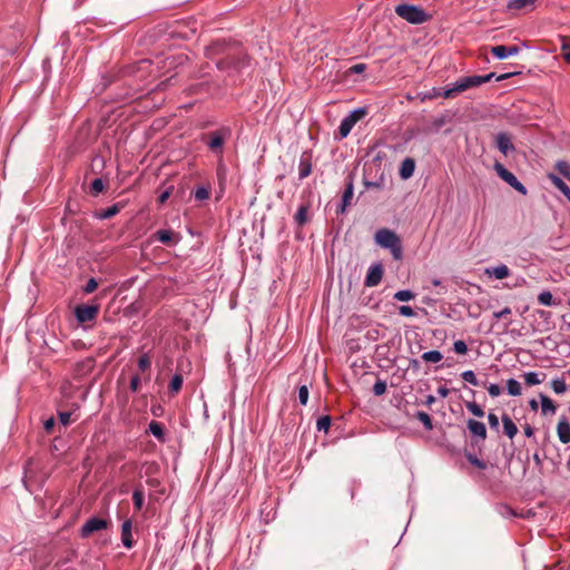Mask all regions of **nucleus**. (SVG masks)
<instances>
[{
    "mask_svg": "<svg viewBox=\"0 0 570 570\" xmlns=\"http://www.w3.org/2000/svg\"><path fill=\"white\" fill-rule=\"evenodd\" d=\"M465 406L474 416H478V417H483L484 416V411L482 410V407L478 403H475V402H466Z\"/></svg>",
    "mask_w": 570,
    "mask_h": 570,
    "instance_id": "obj_42",
    "label": "nucleus"
},
{
    "mask_svg": "<svg viewBox=\"0 0 570 570\" xmlns=\"http://www.w3.org/2000/svg\"><path fill=\"white\" fill-rule=\"evenodd\" d=\"M518 73L519 72H507V73L497 76L495 72H490V73L483 75V76L474 75V76L461 77L452 85L451 88L445 89L442 95H443V98H445V99L454 98L458 94L463 92V91L474 88V87H479L485 82H489L493 78H495L497 81H502V80L511 78Z\"/></svg>",
    "mask_w": 570,
    "mask_h": 570,
    "instance_id": "obj_2",
    "label": "nucleus"
},
{
    "mask_svg": "<svg viewBox=\"0 0 570 570\" xmlns=\"http://www.w3.org/2000/svg\"><path fill=\"white\" fill-rule=\"evenodd\" d=\"M173 190H174V187L173 186H169L168 188H166L158 197V203L159 204H165L166 200L170 197V195L173 194Z\"/></svg>",
    "mask_w": 570,
    "mask_h": 570,
    "instance_id": "obj_52",
    "label": "nucleus"
},
{
    "mask_svg": "<svg viewBox=\"0 0 570 570\" xmlns=\"http://www.w3.org/2000/svg\"><path fill=\"white\" fill-rule=\"evenodd\" d=\"M507 390L508 393L512 396H519L521 395V385L520 383L514 379H509L507 381Z\"/></svg>",
    "mask_w": 570,
    "mask_h": 570,
    "instance_id": "obj_34",
    "label": "nucleus"
},
{
    "mask_svg": "<svg viewBox=\"0 0 570 570\" xmlns=\"http://www.w3.org/2000/svg\"><path fill=\"white\" fill-rule=\"evenodd\" d=\"M139 385H140V377H139V375H134V376L130 379V390H131L132 392H136V391H138Z\"/></svg>",
    "mask_w": 570,
    "mask_h": 570,
    "instance_id": "obj_56",
    "label": "nucleus"
},
{
    "mask_svg": "<svg viewBox=\"0 0 570 570\" xmlns=\"http://www.w3.org/2000/svg\"><path fill=\"white\" fill-rule=\"evenodd\" d=\"M562 50H563L564 60L570 63V47L564 46L562 48Z\"/></svg>",
    "mask_w": 570,
    "mask_h": 570,
    "instance_id": "obj_64",
    "label": "nucleus"
},
{
    "mask_svg": "<svg viewBox=\"0 0 570 570\" xmlns=\"http://www.w3.org/2000/svg\"><path fill=\"white\" fill-rule=\"evenodd\" d=\"M495 141L498 149L505 156L515 149L511 136L508 132H499L495 137Z\"/></svg>",
    "mask_w": 570,
    "mask_h": 570,
    "instance_id": "obj_11",
    "label": "nucleus"
},
{
    "mask_svg": "<svg viewBox=\"0 0 570 570\" xmlns=\"http://www.w3.org/2000/svg\"><path fill=\"white\" fill-rule=\"evenodd\" d=\"M503 433L509 438L513 439L518 433V428L512 419L508 414H503L502 417Z\"/></svg>",
    "mask_w": 570,
    "mask_h": 570,
    "instance_id": "obj_19",
    "label": "nucleus"
},
{
    "mask_svg": "<svg viewBox=\"0 0 570 570\" xmlns=\"http://www.w3.org/2000/svg\"><path fill=\"white\" fill-rule=\"evenodd\" d=\"M183 381L181 374H175L168 385L169 393L177 394L181 390Z\"/></svg>",
    "mask_w": 570,
    "mask_h": 570,
    "instance_id": "obj_29",
    "label": "nucleus"
},
{
    "mask_svg": "<svg viewBox=\"0 0 570 570\" xmlns=\"http://www.w3.org/2000/svg\"><path fill=\"white\" fill-rule=\"evenodd\" d=\"M150 432L158 441L165 442V428L161 422L153 420L148 425Z\"/></svg>",
    "mask_w": 570,
    "mask_h": 570,
    "instance_id": "obj_23",
    "label": "nucleus"
},
{
    "mask_svg": "<svg viewBox=\"0 0 570 570\" xmlns=\"http://www.w3.org/2000/svg\"><path fill=\"white\" fill-rule=\"evenodd\" d=\"M547 177L553 184V186L570 202V187L553 173H549Z\"/></svg>",
    "mask_w": 570,
    "mask_h": 570,
    "instance_id": "obj_17",
    "label": "nucleus"
},
{
    "mask_svg": "<svg viewBox=\"0 0 570 570\" xmlns=\"http://www.w3.org/2000/svg\"><path fill=\"white\" fill-rule=\"evenodd\" d=\"M395 12L402 19L414 24L423 23L429 19V14L423 9L412 4H399Z\"/></svg>",
    "mask_w": 570,
    "mask_h": 570,
    "instance_id": "obj_5",
    "label": "nucleus"
},
{
    "mask_svg": "<svg viewBox=\"0 0 570 570\" xmlns=\"http://www.w3.org/2000/svg\"><path fill=\"white\" fill-rule=\"evenodd\" d=\"M524 382L527 385H538L542 382V380L539 377V374L535 372H528L523 374Z\"/></svg>",
    "mask_w": 570,
    "mask_h": 570,
    "instance_id": "obj_40",
    "label": "nucleus"
},
{
    "mask_svg": "<svg viewBox=\"0 0 570 570\" xmlns=\"http://www.w3.org/2000/svg\"><path fill=\"white\" fill-rule=\"evenodd\" d=\"M384 269L381 263L373 264L365 276L364 286L374 287L377 286L383 277Z\"/></svg>",
    "mask_w": 570,
    "mask_h": 570,
    "instance_id": "obj_8",
    "label": "nucleus"
},
{
    "mask_svg": "<svg viewBox=\"0 0 570 570\" xmlns=\"http://www.w3.org/2000/svg\"><path fill=\"white\" fill-rule=\"evenodd\" d=\"M107 527V521L99 518H91L89 519L81 529V534L83 537H88L95 531H98L100 529H105Z\"/></svg>",
    "mask_w": 570,
    "mask_h": 570,
    "instance_id": "obj_13",
    "label": "nucleus"
},
{
    "mask_svg": "<svg viewBox=\"0 0 570 570\" xmlns=\"http://www.w3.org/2000/svg\"><path fill=\"white\" fill-rule=\"evenodd\" d=\"M488 422L492 430H495V431L499 430V417L494 413L490 412L488 414Z\"/></svg>",
    "mask_w": 570,
    "mask_h": 570,
    "instance_id": "obj_51",
    "label": "nucleus"
},
{
    "mask_svg": "<svg viewBox=\"0 0 570 570\" xmlns=\"http://www.w3.org/2000/svg\"><path fill=\"white\" fill-rule=\"evenodd\" d=\"M453 350L456 354H466L468 346L464 341L458 340L453 343Z\"/></svg>",
    "mask_w": 570,
    "mask_h": 570,
    "instance_id": "obj_47",
    "label": "nucleus"
},
{
    "mask_svg": "<svg viewBox=\"0 0 570 570\" xmlns=\"http://www.w3.org/2000/svg\"><path fill=\"white\" fill-rule=\"evenodd\" d=\"M557 434L561 443L570 442V423L566 416H562L557 425Z\"/></svg>",
    "mask_w": 570,
    "mask_h": 570,
    "instance_id": "obj_15",
    "label": "nucleus"
},
{
    "mask_svg": "<svg viewBox=\"0 0 570 570\" xmlns=\"http://www.w3.org/2000/svg\"><path fill=\"white\" fill-rule=\"evenodd\" d=\"M421 358L425 362L438 363L443 358V355L440 351H429L422 354Z\"/></svg>",
    "mask_w": 570,
    "mask_h": 570,
    "instance_id": "obj_35",
    "label": "nucleus"
},
{
    "mask_svg": "<svg viewBox=\"0 0 570 570\" xmlns=\"http://www.w3.org/2000/svg\"><path fill=\"white\" fill-rule=\"evenodd\" d=\"M121 542L124 547L130 549L135 544V540L132 537V521L131 519H127L121 524Z\"/></svg>",
    "mask_w": 570,
    "mask_h": 570,
    "instance_id": "obj_12",
    "label": "nucleus"
},
{
    "mask_svg": "<svg viewBox=\"0 0 570 570\" xmlns=\"http://www.w3.org/2000/svg\"><path fill=\"white\" fill-rule=\"evenodd\" d=\"M354 119L353 118H348V117H345L341 124H340V127H338V134L341 136V138H345L348 136V134L351 132L352 128L354 127Z\"/></svg>",
    "mask_w": 570,
    "mask_h": 570,
    "instance_id": "obj_25",
    "label": "nucleus"
},
{
    "mask_svg": "<svg viewBox=\"0 0 570 570\" xmlns=\"http://www.w3.org/2000/svg\"><path fill=\"white\" fill-rule=\"evenodd\" d=\"M105 166H106V161H105L104 156H96L92 159L91 165H90L91 173L95 175H98V176H105L104 175Z\"/></svg>",
    "mask_w": 570,
    "mask_h": 570,
    "instance_id": "obj_24",
    "label": "nucleus"
},
{
    "mask_svg": "<svg viewBox=\"0 0 570 570\" xmlns=\"http://www.w3.org/2000/svg\"><path fill=\"white\" fill-rule=\"evenodd\" d=\"M520 48L515 45L513 46H494L491 48L492 55L498 59H505L509 56H514L519 53Z\"/></svg>",
    "mask_w": 570,
    "mask_h": 570,
    "instance_id": "obj_14",
    "label": "nucleus"
},
{
    "mask_svg": "<svg viewBox=\"0 0 570 570\" xmlns=\"http://www.w3.org/2000/svg\"><path fill=\"white\" fill-rule=\"evenodd\" d=\"M311 209V204L309 203H305V204H302L295 216H294V220L295 223L298 225V226H303L305 225L307 222H308V212Z\"/></svg>",
    "mask_w": 570,
    "mask_h": 570,
    "instance_id": "obj_21",
    "label": "nucleus"
},
{
    "mask_svg": "<svg viewBox=\"0 0 570 570\" xmlns=\"http://www.w3.org/2000/svg\"><path fill=\"white\" fill-rule=\"evenodd\" d=\"M119 207L118 205H112V206H109V217H112L115 216L116 214L119 213Z\"/></svg>",
    "mask_w": 570,
    "mask_h": 570,
    "instance_id": "obj_63",
    "label": "nucleus"
},
{
    "mask_svg": "<svg viewBox=\"0 0 570 570\" xmlns=\"http://www.w3.org/2000/svg\"><path fill=\"white\" fill-rule=\"evenodd\" d=\"M205 87H207L205 83H198L196 86H191L189 88V94H197L199 90H202Z\"/></svg>",
    "mask_w": 570,
    "mask_h": 570,
    "instance_id": "obj_61",
    "label": "nucleus"
},
{
    "mask_svg": "<svg viewBox=\"0 0 570 570\" xmlns=\"http://www.w3.org/2000/svg\"><path fill=\"white\" fill-rule=\"evenodd\" d=\"M150 358L146 354L141 355L138 360V367L142 372L146 371L150 366Z\"/></svg>",
    "mask_w": 570,
    "mask_h": 570,
    "instance_id": "obj_48",
    "label": "nucleus"
},
{
    "mask_svg": "<svg viewBox=\"0 0 570 570\" xmlns=\"http://www.w3.org/2000/svg\"><path fill=\"white\" fill-rule=\"evenodd\" d=\"M443 92H444V90H442V89L433 88L431 90V92L429 95H426V98L435 99V98H439V97H443V95H442Z\"/></svg>",
    "mask_w": 570,
    "mask_h": 570,
    "instance_id": "obj_57",
    "label": "nucleus"
},
{
    "mask_svg": "<svg viewBox=\"0 0 570 570\" xmlns=\"http://www.w3.org/2000/svg\"><path fill=\"white\" fill-rule=\"evenodd\" d=\"M386 392V383L383 380H377L373 385V393L376 396H381Z\"/></svg>",
    "mask_w": 570,
    "mask_h": 570,
    "instance_id": "obj_44",
    "label": "nucleus"
},
{
    "mask_svg": "<svg viewBox=\"0 0 570 570\" xmlns=\"http://www.w3.org/2000/svg\"><path fill=\"white\" fill-rule=\"evenodd\" d=\"M415 417L423 424V426L425 428V430L428 431H431L433 430V422H432V419L431 416L426 413V412H423V411H419L416 414H415Z\"/></svg>",
    "mask_w": 570,
    "mask_h": 570,
    "instance_id": "obj_32",
    "label": "nucleus"
},
{
    "mask_svg": "<svg viewBox=\"0 0 570 570\" xmlns=\"http://www.w3.org/2000/svg\"><path fill=\"white\" fill-rule=\"evenodd\" d=\"M399 313L405 317H412L415 315L414 309L409 305H402L399 307Z\"/></svg>",
    "mask_w": 570,
    "mask_h": 570,
    "instance_id": "obj_50",
    "label": "nucleus"
},
{
    "mask_svg": "<svg viewBox=\"0 0 570 570\" xmlns=\"http://www.w3.org/2000/svg\"><path fill=\"white\" fill-rule=\"evenodd\" d=\"M538 302L541 304V305H544V306H553V305H557L558 303L556 302L552 293L550 291H543L541 292L539 295H538Z\"/></svg>",
    "mask_w": 570,
    "mask_h": 570,
    "instance_id": "obj_28",
    "label": "nucleus"
},
{
    "mask_svg": "<svg viewBox=\"0 0 570 570\" xmlns=\"http://www.w3.org/2000/svg\"><path fill=\"white\" fill-rule=\"evenodd\" d=\"M313 170V155L312 151H304L299 157L298 164V178L305 179L312 174Z\"/></svg>",
    "mask_w": 570,
    "mask_h": 570,
    "instance_id": "obj_10",
    "label": "nucleus"
},
{
    "mask_svg": "<svg viewBox=\"0 0 570 570\" xmlns=\"http://www.w3.org/2000/svg\"><path fill=\"white\" fill-rule=\"evenodd\" d=\"M354 195V184L352 175H348L345 183V189L342 195V200L336 209L337 214L345 213L346 208L351 205Z\"/></svg>",
    "mask_w": 570,
    "mask_h": 570,
    "instance_id": "obj_9",
    "label": "nucleus"
},
{
    "mask_svg": "<svg viewBox=\"0 0 570 570\" xmlns=\"http://www.w3.org/2000/svg\"><path fill=\"white\" fill-rule=\"evenodd\" d=\"M394 299L399 302H407L415 297V294L410 289H401L394 294Z\"/></svg>",
    "mask_w": 570,
    "mask_h": 570,
    "instance_id": "obj_39",
    "label": "nucleus"
},
{
    "mask_svg": "<svg viewBox=\"0 0 570 570\" xmlns=\"http://www.w3.org/2000/svg\"><path fill=\"white\" fill-rule=\"evenodd\" d=\"M485 274L493 276L497 279H503L510 276L511 271L507 265L501 264L492 268H487Z\"/></svg>",
    "mask_w": 570,
    "mask_h": 570,
    "instance_id": "obj_20",
    "label": "nucleus"
},
{
    "mask_svg": "<svg viewBox=\"0 0 570 570\" xmlns=\"http://www.w3.org/2000/svg\"><path fill=\"white\" fill-rule=\"evenodd\" d=\"M374 240L380 247L389 249L395 261L403 258L402 240L394 230L380 228L374 235Z\"/></svg>",
    "mask_w": 570,
    "mask_h": 570,
    "instance_id": "obj_3",
    "label": "nucleus"
},
{
    "mask_svg": "<svg viewBox=\"0 0 570 570\" xmlns=\"http://www.w3.org/2000/svg\"><path fill=\"white\" fill-rule=\"evenodd\" d=\"M511 313H512L511 308L507 306V307L502 308V309H501V311H499V312H494V313H493V317H494L495 320H500V318H504V317H507V316H508V315H510Z\"/></svg>",
    "mask_w": 570,
    "mask_h": 570,
    "instance_id": "obj_53",
    "label": "nucleus"
},
{
    "mask_svg": "<svg viewBox=\"0 0 570 570\" xmlns=\"http://www.w3.org/2000/svg\"><path fill=\"white\" fill-rule=\"evenodd\" d=\"M488 392L492 397H497L501 394V387L498 384H490L488 386Z\"/></svg>",
    "mask_w": 570,
    "mask_h": 570,
    "instance_id": "obj_55",
    "label": "nucleus"
},
{
    "mask_svg": "<svg viewBox=\"0 0 570 570\" xmlns=\"http://www.w3.org/2000/svg\"><path fill=\"white\" fill-rule=\"evenodd\" d=\"M105 188V176H98L95 178L89 187V193L94 196L100 194Z\"/></svg>",
    "mask_w": 570,
    "mask_h": 570,
    "instance_id": "obj_26",
    "label": "nucleus"
},
{
    "mask_svg": "<svg viewBox=\"0 0 570 570\" xmlns=\"http://www.w3.org/2000/svg\"><path fill=\"white\" fill-rule=\"evenodd\" d=\"M540 405L542 415H554L557 412L556 403L547 395L540 393Z\"/></svg>",
    "mask_w": 570,
    "mask_h": 570,
    "instance_id": "obj_18",
    "label": "nucleus"
},
{
    "mask_svg": "<svg viewBox=\"0 0 570 570\" xmlns=\"http://www.w3.org/2000/svg\"><path fill=\"white\" fill-rule=\"evenodd\" d=\"M188 61V57L186 55H176V56H170V57H167L165 62L168 67H171V66H183L185 62Z\"/></svg>",
    "mask_w": 570,
    "mask_h": 570,
    "instance_id": "obj_30",
    "label": "nucleus"
},
{
    "mask_svg": "<svg viewBox=\"0 0 570 570\" xmlns=\"http://www.w3.org/2000/svg\"><path fill=\"white\" fill-rule=\"evenodd\" d=\"M308 395H309V392H308L307 385H305V384L301 385L298 387V400H299V403L302 405H306L307 404Z\"/></svg>",
    "mask_w": 570,
    "mask_h": 570,
    "instance_id": "obj_45",
    "label": "nucleus"
},
{
    "mask_svg": "<svg viewBox=\"0 0 570 570\" xmlns=\"http://www.w3.org/2000/svg\"><path fill=\"white\" fill-rule=\"evenodd\" d=\"M464 456L472 465H474L475 468H478L480 470H485L488 468V463L483 460H480L475 454L465 452Z\"/></svg>",
    "mask_w": 570,
    "mask_h": 570,
    "instance_id": "obj_31",
    "label": "nucleus"
},
{
    "mask_svg": "<svg viewBox=\"0 0 570 570\" xmlns=\"http://www.w3.org/2000/svg\"><path fill=\"white\" fill-rule=\"evenodd\" d=\"M556 169L570 181V163L566 160H558L556 163Z\"/></svg>",
    "mask_w": 570,
    "mask_h": 570,
    "instance_id": "obj_36",
    "label": "nucleus"
},
{
    "mask_svg": "<svg viewBox=\"0 0 570 570\" xmlns=\"http://www.w3.org/2000/svg\"><path fill=\"white\" fill-rule=\"evenodd\" d=\"M493 168L497 175L509 186H511L512 188H514L517 191L524 196L528 194V189L525 188V186L522 183H520L515 175L508 170L501 163L497 161Z\"/></svg>",
    "mask_w": 570,
    "mask_h": 570,
    "instance_id": "obj_6",
    "label": "nucleus"
},
{
    "mask_svg": "<svg viewBox=\"0 0 570 570\" xmlns=\"http://www.w3.org/2000/svg\"><path fill=\"white\" fill-rule=\"evenodd\" d=\"M332 424V417L330 415H323L317 419L316 429L317 431L328 432Z\"/></svg>",
    "mask_w": 570,
    "mask_h": 570,
    "instance_id": "obj_33",
    "label": "nucleus"
},
{
    "mask_svg": "<svg viewBox=\"0 0 570 570\" xmlns=\"http://www.w3.org/2000/svg\"><path fill=\"white\" fill-rule=\"evenodd\" d=\"M535 1L537 0H510L509 4H508V8L509 9H514V10H520V9L525 8V7L534 4Z\"/></svg>",
    "mask_w": 570,
    "mask_h": 570,
    "instance_id": "obj_38",
    "label": "nucleus"
},
{
    "mask_svg": "<svg viewBox=\"0 0 570 570\" xmlns=\"http://www.w3.org/2000/svg\"><path fill=\"white\" fill-rule=\"evenodd\" d=\"M468 430L474 435L480 438L482 441L487 439V428L483 422L469 419L466 422Z\"/></svg>",
    "mask_w": 570,
    "mask_h": 570,
    "instance_id": "obj_16",
    "label": "nucleus"
},
{
    "mask_svg": "<svg viewBox=\"0 0 570 570\" xmlns=\"http://www.w3.org/2000/svg\"><path fill=\"white\" fill-rule=\"evenodd\" d=\"M232 136L229 127H220L217 130L203 134L200 140L207 146V148L218 155L220 158L224 154V145Z\"/></svg>",
    "mask_w": 570,
    "mask_h": 570,
    "instance_id": "obj_4",
    "label": "nucleus"
},
{
    "mask_svg": "<svg viewBox=\"0 0 570 570\" xmlns=\"http://www.w3.org/2000/svg\"><path fill=\"white\" fill-rule=\"evenodd\" d=\"M461 377H462L465 382L470 383V384H471V385H473V386H478V385H479V381H478V379H476V376H475L474 372H473V371H471V370L464 371V372L461 374Z\"/></svg>",
    "mask_w": 570,
    "mask_h": 570,
    "instance_id": "obj_43",
    "label": "nucleus"
},
{
    "mask_svg": "<svg viewBox=\"0 0 570 570\" xmlns=\"http://www.w3.org/2000/svg\"><path fill=\"white\" fill-rule=\"evenodd\" d=\"M98 314V306L97 305H78L75 308V315L79 323L85 324L87 322H91L96 318Z\"/></svg>",
    "mask_w": 570,
    "mask_h": 570,
    "instance_id": "obj_7",
    "label": "nucleus"
},
{
    "mask_svg": "<svg viewBox=\"0 0 570 570\" xmlns=\"http://www.w3.org/2000/svg\"><path fill=\"white\" fill-rule=\"evenodd\" d=\"M97 286H98L97 282L94 278H90L86 284L85 292L91 293L97 288Z\"/></svg>",
    "mask_w": 570,
    "mask_h": 570,
    "instance_id": "obj_58",
    "label": "nucleus"
},
{
    "mask_svg": "<svg viewBox=\"0 0 570 570\" xmlns=\"http://www.w3.org/2000/svg\"><path fill=\"white\" fill-rule=\"evenodd\" d=\"M205 56L216 61V67L222 70H242L249 66V56L238 42L217 40L206 47Z\"/></svg>",
    "mask_w": 570,
    "mask_h": 570,
    "instance_id": "obj_1",
    "label": "nucleus"
},
{
    "mask_svg": "<svg viewBox=\"0 0 570 570\" xmlns=\"http://www.w3.org/2000/svg\"><path fill=\"white\" fill-rule=\"evenodd\" d=\"M551 387L557 394H562L567 391V385L563 379L552 380Z\"/></svg>",
    "mask_w": 570,
    "mask_h": 570,
    "instance_id": "obj_41",
    "label": "nucleus"
},
{
    "mask_svg": "<svg viewBox=\"0 0 570 570\" xmlns=\"http://www.w3.org/2000/svg\"><path fill=\"white\" fill-rule=\"evenodd\" d=\"M59 420L63 426H67L71 422V413L70 412H60Z\"/></svg>",
    "mask_w": 570,
    "mask_h": 570,
    "instance_id": "obj_54",
    "label": "nucleus"
},
{
    "mask_svg": "<svg viewBox=\"0 0 570 570\" xmlns=\"http://www.w3.org/2000/svg\"><path fill=\"white\" fill-rule=\"evenodd\" d=\"M415 169V161L413 158H405L400 167V177L403 179L410 178Z\"/></svg>",
    "mask_w": 570,
    "mask_h": 570,
    "instance_id": "obj_22",
    "label": "nucleus"
},
{
    "mask_svg": "<svg viewBox=\"0 0 570 570\" xmlns=\"http://www.w3.org/2000/svg\"><path fill=\"white\" fill-rule=\"evenodd\" d=\"M525 436L531 438L534 434V429L530 424L523 426Z\"/></svg>",
    "mask_w": 570,
    "mask_h": 570,
    "instance_id": "obj_60",
    "label": "nucleus"
},
{
    "mask_svg": "<svg viewBox=\"0 0 570 570\" xmlns=\"http://www.w3.org/2000/svg\"><path fill=\"white\" fill-rule=\"evenodd\" d=\"M155 236L160 243L169 245L173 243L175 233L169 229H159L156 232Z\"/></svg>",
    "mask_w": 570,
    "mask_h": 570,
    "instance_id": "obj_27",
    "label": "nucleus"
},
{
    "mask_svg": "<svg viewBox=\"0 0 570 570\" xmlns=\"http://www.w3.org/2000/svg\"><path fill=\"white\" fill-rule=\"evenodd\" d=\"M366 115V110L363 108L355 109L347 117L354 119V124H356L362 117Z\"/></svg>",
    "mask_w": 570,
    "mask_h": 570,
    "instance_id": "obj_49",
    "label": "nucleus"
},
{
    "mask_svg": "<svg viewBox=\"0 0 570 570\" xmlns=\"http://www.w3.org/2000/svg\"><path fill=\"white\" fill-rule=\"evenodd\" d=\"M450 391L448 387L445 386H440L438 389V394L441 396V397H446L449 395Z\"/></svg>",
    "mask_w": 570,
    "mask_h": 570,
    "instance_id": "obj_62",
    "label": "nucleus"
},
{
    "mask_svg": "<svg viewBox=\"0 0 570 570\" xmlns=\"http://www.w3.org/2000/svg\"><path fill=\"white\" fill-rule=\"evenodd\" d=\"M364 70H365V65L364 63H356V65L351 67V71L354 72V73H361Z\"/></svg>",
    "mask_w": 570,
    "mask_h": 570,
    "instance_id": "obj_59",
    "label": "nucleus"
},
{
    "mask_svg": "<svg viewBox=\"0 0 570 570\" xmlns=\"http://www.w3.org/2000/svg\"><path fill=\"white\" fill-rule=\"evenodd\" d=\"M132 501H134V507L137 511H140L142 509V504H144V492L141 489L139 488H136L134 490V493H132Z\"/></svg>",
    "mask_w": 570,
    "mask_h": 570,
    "instance_id": "obj_37",
    "label": "nucleus"
},
{
    "mask_svg": "<svg viewBox=\"0 0 570 570\" xmlns=\"http://www.w3.org/2000/svg\"><path fill=\"white\" fill-rule=\"evenodd\" d=\"M209 189L206 188V187H198L196 190H195V199L196 200H205V199H208L209 198Z\"/></svg>",
    "mask_w": 570,
    "mask_h": 570,
    "instance_id": "obj_46",
    "label": "nucleus"
}]
</instances>
